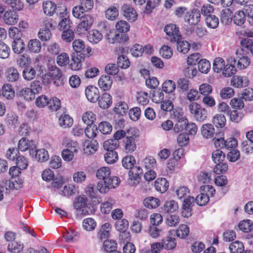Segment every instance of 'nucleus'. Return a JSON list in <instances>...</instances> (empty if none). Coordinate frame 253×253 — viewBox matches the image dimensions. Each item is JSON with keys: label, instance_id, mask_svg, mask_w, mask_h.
Masks as SVG:
<instances>
[{"label": "nucleus", "instance_id": "nucleus-49", "mask_svg": "<svg viewBox=\"0 0 253 253\" xmlns=\"http://www.w3.org/2000/svg\"><path fill=\"white\" fill-rule=\"evenodd\" d=\"M121 12L123 16H137L136 10L131 5L127 4H124L121 7Z\"/></svg>", "mask_w": 253, "mask_h": 253}, {"label": "nucleus", "instance_id": "nucleus-34", "mask_svg": "<svg viewBox=\"0 0 253 253\" xmlns=\"http://www.w3.org/2000/svg\"><path fill=\"white\" fill-rule=\"evenodd\" d=\"M239 229L244 232H249L253 230V222L249 219L243 220L239 222Z\"/></svg>", "mask_w": 253, "mask_h": 253}, {"label": "nucleus", "instance_id": "nucleus-17", "mask_svg": "<svg viewBox=\"0 0 253 253\" xmlns=\"http://www.w3.org/2000/svg\"><path fill=\"white\" fill-rule=\"evenodd\" d=\"M109 36V34H107L106 37L108 42L111 43H114L115 42H125L127 41L129 39L127 35L123 33H120L115 34L114 37L112 39H110L108 37Z\"/></svg>", "mask_w": 253, "mask_h": 253}, {"label": "nucleus", "instance_id": "nucleus-25", "mask_svg": "<svg viewBox=\"0 0 253 253\" xmlns=\"http://www.w3.org/2000/svg\"><path fill=\"white\" fill-rule=\"evenodd\" d=\"M178 208L177 202L173 200L166 201L162 208L165 212L172 213L176 211Z\"/></svg>", "mask_w": 253, "mask_h": 253}, {"label": "nucleus", "instance_id": "nucleus-47", "mask_svg": "<svg viewBox=\"0 0 253 253\" xmlns=\"http://www.w3.org/2000/svg\"><path fill=\"white\" fill-rule=\"evenodd\" d=\"M207 33L206 29L199 24L195 28L193 29L190 33V35L192 37H194L196 36L201 38L206 35Z\"/></svg>", "mask_w": 253, "mask_h": 253}, {"label": "nucleus", "instance_id": "nucleus-37", "mask_svg": "<svg viewBox=\"0 0 253 253\" xmlns=\"http://www.w3.org/2000/svg\"><path fill=\"white\" fill-rule=\"evenodd\" d=\"M82 120L87 126L94 125L96 120V115L92 112H86L82 116Z\"/></svg>", "mask_w": 253, "mask_h": 253}, {"label": "nucleus", "instance_id": "nucleus-40", "mask_svg": "<svg viewBox=\"0 0 253 253\" xmlns=\"http://www.w3.org/2000/svg\"><path fill=\"white\" fill-rule=\"evenodd\" d=\"M175 84L172 80L166 81L162 85L163 91L167 93H172L175 89Z\"/></svg>", "mask_w": 253, "mask_h": 253}, {"label": "nucleus", "instance_id": "nucleus-57", "mask_svg": "<svg viewBox=\"0 0 253 253\" xmlns=\"http://www.w3.org/2000/svg\"><path fill=\"white\" fill-rule=\"evenodd\" d=\"M152 94V100L154 102L160 103L164 99V95L162 90L158 89L157 90H153L150 92Z\"/></svg>", "mask_w": 253, "mask_h": 253}, {"label": "nucleus", "instance_id": "nucleus-26", "mask_svg": "<svg viewBox=\"0 0 253 253\" xmlns=\"http://www.w3.org/2000/svg\"><path fill=\"white\" fill-rule=\"evenodd\" d=\"M89 41L93 43H97L102 39V34L97 30H92L89 32L87 36Z\"/></svg>", "mask_w": 253, "mask_h": 253}, {"label": "nucleus", "instance_id": "nucleus-45", "mask_svg": "<svg viewBox=\"0 0 253 253\" xmlns=\"http://www.w3.org/2000/svg\"><path fill=\"white\" fill-rule=\"evenodd\" d=\"M110 170L108 168L102 167L99 169L96 172V177L100 179V181H104L106 178L110 176Z\"/></svg>", "mask_w": 253, "mask_h": 253}, {"label": "nucleus", "instance_id": "nucleus-46", "mask_svg": "<svg viewBox=\"0 0 253 253\" xmlns=\"http://www.w3.org/2000/svg\"><path fill=\"white\" fill-rule=\"evenodd\" d=\"M100 131L104 134H109L112 130V125L108 122H101L97 127Z\"/></svg>", "mask_w": 253, "mask_h": 253}, {"label": "nucleus", "instance_id": "nucleus-24", "mask_svg": "<svg viewBox=\"0 0 253 253\" xmlns=\"http://www.w3.org/2000/svg\"><path fill=\"white\" fill-rule=\"evenodd\" d=\"M143 204L148 209H155L160 206V200L157 198L148 197L144 199Z\"/></svg>", "mask_w": 253, "mask_h": 253}, {"label": "nucleus", "instance_id": "nucleus-61", "mask_svg": "<svg viewBox=\"0 0 253 253\" xmlns=\"http://www.w3.org/2000/svg\"><path fill=\"white\" fill-rule=\"evenodd\" d=\"M116 28L119 33H126L129 31L130 26L126 21L121 20L116 24Z\"/></svg>", "mask_w": 253, "mask_h": 253}, {"label": "nucleus", "instance_id": "nucleus-28", "mask_svg": "<svg viewBox=\"0 0 253 253\" xmlns=\"http://www.w3.org/2000/svg\"><path fill=\"white\" fill-rule=\"evenodd\" d=\"M29 50L34 53H38L41 51L42 46L41 42L37 39L31 40L28 44Z\"/></svg>", "mask_w": 253, "mask_h": 253}, {"label": "nucleus", "instance_id": "nucleus-11", "mask_svg": "<svg viewBox=\"0 0 253 253\" xmlns=\"http://www.w3.org/2000/svg\"><path fill=\"white\" fill-rule=\"evenodd\" d=\"M113 83V80L109 75L102 76L98 80V85L99 87L104 91H107L110 89Z\"/></svg>", "mask_w": 253, "mask_h": 253}, {"label": "nucleus", "instance_id": "nucleus-8", "mask_svg": "<svg viewBox=\"0 0 253 253\" xmlns=\"http://www.w3.org/2000/svg\"><path fill=\"white\" fill-rule=\"evenodd\" d=\"M166 34L169 37V40L172 42H178L181 39V36L178 34V28L174 24L167 25L164 29Z\"/></svg>", "mask_w": 253, "mask_h": 253}, {"label": "nucleus", "instance_id": "nucleus-64", "mask_svg": "<svg viewBox=\"0 0 253 253\" xmlns=\"http://www.w3.org/2000/svg\"><path fill=\"white\" fill-rule=\"evenodd\" d=\"M57 63L60 66H65L69 62V57L66 53H61L59 54L56 59Z\"/></svg>", "mask_w": 253, "mask_h": 253}, {"label": "nucleus", "instance_id": "nucleus-13", "mask_svg": "<svg viewBox=\"0 0 253 253\" xmlns=\"http://www.w3.org/2000/svg\"><path fill=\"white\" fill-rule=\"evenodd\" d=\"M1 96L7 100H11L15 96V91L12 86L9 84H5L1 87Z\"/></svg>", "mask_w": 253, "mask_h": 253}, {"label": "nucleus", "instance_id": "nucleus-41", "mask_svg": "<svg viewBox=\"0 0 253 253\" xmlns=\"http://www.w3.org/2000/svg\"><path fill=\"white\" fill-rule=\"evenodd\" d=\"M7 80L9 82H14L19 78V74L16 69L10 68L6 72Z\"/></svg>", "mask_w": 253, "mask_h": 253}, {"label": "nucleus", "instance_id": "nucleus-38", "mask_svg": "<svg viewBox=\"0 0 253 253\" xmlns=\"http://www.w3.org/2000/svg\"><path fill=\"white\" fill-rule=\"evenodd\" d=\"M123 166L126 169H131L135 163L134 157L131 155H128L125 157L122 161Z\"/></svg>", "mask_w": 253, "mask_h": 253}, {"label": "nucleus", "instance_id": "nucleus-48", "mask_svg": "<svg viewBox=\"0 0 253 253\" xmlns=\"http://www.w3.org/2000/svg\"><path fill=\"white\" fill-rule=\"evenodd\" d=\"M62 19L59 22L58 24V29L61 31L65 29H70L72 24L69 19V17H61Z\"/></svg>", "mask_w": 253, "mask_h": 253}, {"label": "nucleus", "instance_id": "nucleus-35", "mask_svg": "<svg viewBox=\"0 0 253 253\" xmlns=\"http://www.w3.org/2000/svg\"><path fill=\"white\" fill-rule=\"evenodd\" d=\"M173 231L175 233L177 237L183 239L189 235L190 231L189 228L187 225L182 224L179 226L178 229Z\"/></svg>", "mask_w": 253, "mask_h": 253}, {"label": "nucleus", "instance_id": "nucleus-32", "mask_svg": "<svg viewBox=\"0 0 253 253\" xmlns=\"http://www.w3.org/2000/svg\"><path fill=\"white\" fill-rule=\"evenodd\" d=\"M244 245L242 242L236 241L229 245V248L231 253H241L244 251Z\"/></svg>", "mask_w": 253, "mask_h": 253}, {"label": "nucleus", "instance_id": "nucleus-62", "mask_svg": "<svg viewBox=\"0 0 253 253\" xmlns=\"http://www.w3.org/2000/svg\"><path fill=\"white\" fill-rule=\"evenodd\" d=\"M116 229L119 232L127 230L128 227V222L126 219L118 220L115 224Z\"/></svg>", "mask_w": 253, "mask_h": 253}, {"label": "nucleus", "instance_id": "nucleus-30", "mask_svg": "<svg viewBox=\"0 0 253 253\" xmlns=\"http://www.w3.org/2000/svg\"><path fill=\"white\" fill-rule=\"evenodd\" d=\"M226 122L224 115L222 114H216L212 119V123L218 128L223 127Z\"/></svg>", "mask_w": 253, "mask_h": 253}, {"label": "nucleus", "instance_id": "nucleus-55", "mask_svg": "<svg viewBox=\"0 0 253 253\" xmlns=\"http://www.w3.org/2000/svg\"><path fill=\"white\" fill-rule=\"evenodd\" d=\"M32 142L33 143V141L29 142V140L25 137H23L19 141L18 149L21 151H25L28 150L32 145Z\"/></svg>", "mask_w": 253, "mask_h": 253}, {"label": "nucleus", "instance_id": "nucleus-43", "mask_svg": "<svg viewBox=\"0 0 253 253\" xmlns=\"http://www.w3.org/2000/svg\"><path fill=\"white\" fill-rule=\"evenodd\" d=\"M224 66V60L222 58L217 57L214 60L212 68L215 72L219 73L223 71Z\"/></svg>", "mask_w": 253, "mask_h": 253}, {"label": "nucleus", "instance_id": "nucleus-36", "mask_svg": "<svg viewBox=\"0 0 253 253\" xmlns=\"http://www.w3.org/2000/svg\"><path fill=\"white\" fill-rule=\"evenodd\" d=\"M177 84L178 88L182 92L188 91L191 85L189 80L184 78L179 79Z\"/></svg>", "mask_w": 253, "mask_h": 253}, {"label": "nucleus", "instance_id": "nucleus-19", "mask_svg": "<svg viewBox=\"0 0 253 253\" xmlns=\"http://www.w3.org/2000/svg\"><path fill=\"white\" fill-rule=\"evenodd\" d=\"M73 123V119L68 114L64 113L59 118V124L64 128L71 127Z\"/></svg>", "mask_w": 253, "mask_h": 253}, {"label": "nucleus", "instance_id": "nucleus-50", "mask_svg": "<svg viewBox=\"0 0 253 253\" xmlns=\"http://www.w3.org/2000/svg\"><path fill=\"white\" fill-rule=\"evenodd\" d=\"M225 157L224 153L219 149L214 151L212 153V159L215 164L222 163Z\"/></svg>", "mask_w": 253, "mask_h": 253}, {"label": "nucleus", "instance_id": "nucleus-20", "mask_svg": "<svg viewBox=\"0 0 253 253\" xmlns=\"http://www.w3.org/2000/svg\"><path fill=\"white\" fill-rule=\"evenodd\" d=\"M43 10L44 14L52 16L55 13L56 9V4L51 1H46L43 2Z\"/></svg>", "mask_w": 253, "mask_h": 253}, {"label": "nucleus", "instance_id": "nucleus-27", "mask_svg": "<svg viewBox=\"0 0 253 253\" xmlns=\"http://www.w3.org/2000/svg\"><path fill=\"white\" fill-rule=\"evenodd\" d=\"M128 109L127 104L125 102L118 103L114 108V111L119 116L126 115Z\"/></svg>", "mask_w": 253, "mask_h": 253}, {"label": "nucleus", "instance_id": "nucleus-33", "mask_svg": "<svg viewBox=\"0 0 253 253\" xmlns=\"http://www.w3.org/2000/svg\"><path fill=\"white\" fill-rule=\"evenodd\" d=\"M119 146V142L114 139L106 140L103 144V147L107 151H115Z\"/></svg>", "mask_w": 253, "mask_h": 253}, {"label": "nucleus", "instance_id": "nucleus-23", "mask_svg": "<svg viewBox=\"0 0 253 253\" xmlns=\"http://www.w3.org/2000/svg\"><path fill=\"white\" fill-rule=\"evenodd\" d=\"M22 76L25 80L31 81L35 78L36 71L31 66H27L22 72Z\"/></svg>", "mask_w": 253, "mask_h": 253}, {"label": "nucleus", "instance_id": "nucleus-18", "mask_svg": "<svg viewBox=\"0 0 253 253\" xmlns=\"http://www.w3.org/2000/svg\"><path fill=\"white\" fill-rule=\"evenodd\" d=\"M25 46L23 41L20 38H16L12 43V49L13 52L17 54L22 53L25 49Z\"/></svg>", "mask_w": 253, "mask_h": 253}, {"label": "nucleus", "instance_id": "nucleus-60", "mask_svg": "<svg viewBox=\"0 0 253 253\" xmlns=\"http://www.w3.org/2000/svg\"><path fill=\"white\" fill-rule=\"evenodd\" d=\"M250 63V58L246 56H242L238 60L237 66L239 69H244L249 66Z\"/></svg>", "mask_w": 253, "mask_h": 253}, {"label": "nucleus", "instance_id": "nucleus-15", "mask_svg": "<svg viewBox=\"0 0 253 253\" xmlns=\"http://www.w3.org/2000/svg\"><path fill=\"white\" fill-rule=\"evenodd\" d=\"M154 186L157 191L163 193L167 191L169 184L166 178H159L155 181Z\"/></svg>", "mask_w": 253, "mask_h": 253}, {"label": "nucleus", "instance_id": "nucleus-16", "mask_svg": "<svg viewBox=\"0 0 253 253\" xmlns=\"http://www.w3.org/2000/svg\"><path fill=\"white\" fill-rule=\"evenodd\" d=\"M215 132L214 128L211 124H206L202 126L201 127V133L206 138H211Z\"/></svg>", "mask_w": 253, "mask_h": 253}, {"label": "nucleus", "instance_id": "nucleus-52", "mask_svg": "<svg viewBox=\"0 0 253 253\" xmlns=\"http://www.w3.org/2000/svg\"><path fill=\"white\" fill-rule=\"evenodd\" d=\"M198 65L199 71L203 73H207L211 69V64L206 59H201Z\"/></svg>", "mask_w": 253, "mask_h": 253}, {"label": "nucleus", "instance_id": "nucleus-53", "mask_svg": "<svg viewBox=\"0 0 253 253\" xmlns=\"http://www.w3.org/2000/svg\"><path fill=\"white\" fill-rule=\"evenodd\" d=\"M117 65L122 69H127L130 66L128 58L125 55H120L117 59Z\"/></svg>", "mask_w": 253, "mask_h": 253}, {"label": "nucleus", "instance_id": "nucleus-3", "mask_svg": "<svg viewBox=\"0 0 253 253\" xmlns=\"http://www.w3.org/2000/svg\"><path fill=\"white\" fill-rule=\"evenodd\" d=\"M190 113L194 115L196 120L199 122H203L207 117V111L205 108L196 102H192L189 105Z\"/></svg>", "mask_w": 253, "mask_h": 253}, {"label": "nucleus", "instance_id": "nucleus-54", "mask_svg": "<svg viewBox=\"0 0 253 253\" xmlns=\"http://www.w3.org/2000/svg\"><path fill=\"white\" fill-rule=\"evenodd\" d=\"M74 36V32L72 30L67 29L63 30L61 38L66 42H70L73 40Z\"/></svg>", "mask_w": 253, "mask_h": 253}, {"label": "nucleus", "instance_id": "nucleus-21", "mask_svg": "<svg viewBox=\"0 0 253 253\" xmlns=\"http://www.w3.org/2000/svg\"><path fill=\"white\" fill-rule=\"evenodd\" d=\"M235 64L236 61L233 60L232 63L225 65L222 71V74L224 77H231L236 73L237 69L235 66Z\"/></svg>", "mask_w": 253, "mask_h": 253}, {"label": "nucleus", "instance_id": "nucleus-58", "mask_svg": "<svg viewBox=\"0 0 253 253\" xmlns=\"http://www.w3.org/2000/svg\"><path fill=\"white\" fill-rule=\"evenodd\" d=\"M10 49L9 47L3 42H0V57L6 59L9 56Z\"/></svg>", "mask_w": 253, "mask_h": 253}, {"label": "nucleus", "instance_id": "nucleus-44", "mask_svg": "<svg viewBox=\"0 0 253 253\" xmlns=\"http://www.w3.org/2000/svg\"><path fill=\"white\" fill-rule=\"evenodd\" d=\"M98 132V128L95 125L87 126L86 128L84 129V133L86 136L89 138H94Z\"/></svg>", "mask_w": 253, "mask_h": 253}, {"label": "nucleus", "instance_id": "nucleus-39", "mask_svg": "<svg viewBox=\"0 0 253 253\" xmlns=\"http://www.w3.org/2000/svg\"><path fill=\"white\" fill-rule=\"evenodd\" d=\"M104 159L107 163L114 164L118 159V154L115 151H107L104 155Z\"/></svg>", "mask_w": 253, "mask_h": 253}, {"label": "nucleus", "instance_id": "nucleus-10", "mask_svg": "<svg viewBox=\"0 0 253 253\" xmlns=\"http://www.w3.org/2000/svg\"><path fill=\"white\" fill-rule=\"evenodd\" d=\"M249 80L247 77L235 76L231 80V84L238 88L244 87L248 85Z\"/></svg>", "mask_w": 253, "mask_h": 253}, {"label": "nucleus", "instance_id": "nucleus-63", "mask_svg": "<svg viewBox=\"0 0 253 253\" xmlns=\"http://www.w3.org/2000/svg\"><path fill=\"white\" fill-rule=\"evenodd\" d=\"M16 167L21 170L26 169L28 165V159L22 156L16 157Z\"/></svg>", "mask_w": 253, "mask_h": 253}, {"label": "nucleus", "instance_id": "nucleus-22", "mask_svg": "<svg viewBox=\"0 0 253 253\" xmlns=\"http://www.w3.org/2000/svg\"><path fill=\"white\" fill-rule=\"evenodd\" d=\"M19 96H22L25 100L27 101H31L33 100L35 97V94L33 92L31 89L28 87L22 88L17 92Z\"/></svg>", "mask_w": 253, "mask_h": 253}, {"label": "nucleus", "instance_id": "nucleus-56", "mask_svg": "<svg viewBox=\"0 0 253 253\" xmlns=\"http://www.w3.org/2000/svg\"><path fill=\"white\" fill-rule=\"evenodd\" d=\"M48 107L53 111H56L61 106L60 100L57 97H53L49 99Z\"/></svg>", "mask_w": 253, "mask_h": 253}, {"label": "nucleus", "instance_id": "nucleus-7", "mask_svg": "<svg viewBox=\"0 0 253 253\" xmlns=\"http://www.w3.org/2000/svg\"><path fill=\"white\" fill-rule=\"evenodd\" d=\"M195 202V198L189 196L184 199L182 205L181 214L184 217H189L192 215V207Z\"/></svg>", "mask_w": 253, "mask_h": 253}, {"label": "nucleus", "instance_id": "nucleus-6", "mask_svg": "<svg viewBox=\"0 0 253 253\" xmlns=\"http://www.w3.org/2000/svg\"><path fill=\"white\" fill-rule=\"evenodd\" d=\"M93 23L92 17H81V22L75 30L78 35L85 33L89 29Z\"/></svg>", "mask_w": 253, "mask_h": 253}, {"label": "nucleus", "instance_id": "nucleus-5", "mask_svg": "<svg viewBox=\"0 0 253 253\" xmlns=\"http://www.w3.org/2000/svg\"><path fill=\"white\" fill-rule=\"evenodd\" d=\"M74 50L78 53H80L79 56L81 58L84 59L85 57H89L91 48L86 47L84 42L80 39L75 40L72 43Z\"/></svg>", "mask_w": 253, "mask_h": 253}, {"label": "nucleus", "instance_id": "nucleus-9", "mask_svg": "<svg viewBox=\"0 0 253 253\" xmlns=\"http://www.w3.org/2000/svg\"><path fill=\"white\" fill-rule=\"evenodd\" d=\"M85 94L88 101L95 103L100 98L98 89L93 85L88 86L85 89Z\"/></svg>", "mask_w": 253, "mask_h": 253}, {"label": "nucleus", "instance_id": "nucleus-1", "mask_svg": "<svg viewBox=\"0 0 253 253\" xmlns=\"http://www.w3.org/2000/svg\"><path fill=\"white\" fill-rule=\"evenodd\" d=\"M120 180L119 177L109 176L104 181H99L97 184V189L101 193H106L109 190L115 188L119 185Z\"/></svg>", "mask_w": 253, "mask_h": 253}, {"label": "nucleus", "instance_id": "nucleus-2", "mask_svg": "<svg viewBox=\"0 0 253 253\" xmlns=\"http://www.w3.org/2000/svg\"><path fill=\"white\" fill-rule=\"evenodd\" d=\"M47 75L49 76L51 80L56 86L63 85L65 81V78L62 74L61 70L56 66H51L49 68Z\"/></svg>", "mask_w": 253, "mask_h": 253}, {"label": "nucleus", "instance_id": "nucleus-42", "mask_svg": "<svg viewBox=\"0 0 253 253\" xmlns=\"http://www.w3.org/2000/svg\"><path fill=\"white\" fill-rule=\"evenodd\" d=\"M115 204V201L113 199H109L101 204L100 206L101 211L104 214L109 213L112 210L113 205Z\"/></svg>", "mask_w": 253, "mask_h": 253}, {"label": "nucleus", "instance_id": "nucleus-59", "mask_svg": "<svg viewBox=\"0 0 253 253\" xmlns=\"http://www.w3.org/2000/svg\"><path fill=\"white\" fill-rule=\"evenodd\" d=\"M209 201V196L207 194L205 193H201L195 199V202L200 206L206 205Z\"/></svg>", "mask_w": 253, "mask_h": 253}, {"label": "nucleus", "instance_id": "nucleus-12", "mask_svg": "<svg viewBox=\"0 0 253 253\" xmlns=\"http://www.w3.org/2000/svg\"><path fill=\"white\" fill-rule=\"evenodd\" d=\"M97 101L99 107L103 109L108 108L112 103V97L107 92L103 93Z\"/></svg>", "mask_w": 253, "mask_h": 253}, {"label": "nucleus", "instance_id": "nucleus-4", "mask_svg": "<svg viewBox=\"0 0 253 253\" xmlns=\"http://www.w3.org/2000/svg\"><path fill=\"white\" fill-rule=\"evenodd\" d=\"M137 135L127 131V135L124 138L122 146L127 153H131L136 149Z\"/></svg>", "mask_w": 253, "mask_h": 253}, {"label": "nucleus", "instance_id": "nucleus-29", "mask_svg": "<svg viewBox=\"0 0 253 253\" xmlns=\"http://www.w3.org/2000/svg\"><path fill=\"white\" fill-rule=\"evenodd\" d=\"M164 248L169 250L174 249L176 246V242L174 238L167 236L162 240Z\"/></svg>", "mask_w": 253, "mask_h": 253}, {"label": "nucleus", "instance_id": "nucleus-31", "mask_svg": "<svg viewBox=\"0 0 253 253\" xmlns=\"http://www.w3.org/2000/svg\"><path fill=\"white\" fill-rule=\"evenodd\" d=\"M188 121L186 117H184L181 120H178L177 121V123L175 124L173 127V131L175 133H178L186 128Z\"/></svg>", "mask_w": 253, "mask_h": 253}, {"label": "nucleus", "instance_id": "nucleus-14", "mask_svg": "<svg viewBox=\"0 0 253 253\" xmlns=\"http://www.w3.org/2000/svg\"><path fill=\"white\" fill-rule=\"evenodd\" d=\"M84 153L87 155L93 154L98 148V143L96 140L90 141L86 140L83 144Z\"/></svg>", "mask_w": 253, "mask_h": 253}, {"label": "nucleus", "instance_id": "nucleus-51", "mask_svg": "<svg viewBox=\"0 0 253 253\" xmlns=\"http://www.w3.org/2000/svg\"><path fill=\"white\" fill-rule=\"evenodd\" d=\"M24 245L20 243L14 241L8 245L7 248L9 251L12 253H19L23 249Z\"/></svg>", "mask_w": 253, "mask_h": 253}]
</instances>
